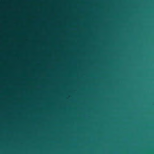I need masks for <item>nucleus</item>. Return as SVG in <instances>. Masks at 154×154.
Here are the masks:
<instances>
[{"mask_svg": "<svg viewBox=\"0 0 154 154\" xmlns=\"http://www.w3.org/2000/svg\"><path fill=\"white\" fill-rule=\"evenodd\" d=\"M135 153H136V152H135Z\"/></svg>", "mask_w": 154, "mask_h": 154, "instance_id": "obj_6", "label": "nucleus"}, {"mask_svg": "<svg viewBox=\"0 0 154 154\" xmlns=\"http://www.w3.org/2000/svg\"><path fill=\"white\" fill-rule=\"evenodd\" d=\"M135 134H136V133H135Z\"/></svg>", "mask_w": 154, "mask_h": 154, "instance_id": "obj_5", "label": "nucleus"}, {"mask_svg": "<svg viewBox=\"0 0 154 154\" xmlns=\"http://www.w3.org/2000/svg\"><path fill=\"white\" fill-rule=\"evenodd\" d=\"M135 109H136V107L135 108Z\"/></svg>", "mask_w": 154, "mask_h": 154, "instance_id": "obj_3", "label": "nucleus"}, {"mask_svg": "<svg viewBox=\"0 0 154 154\" xmlns=\"http://www.w3.org/2000/svg\"><path fill=\"white\" fill-rule=\"evenodd\" d=\"M135 72V73L136 72V71Z\"/></svg>", "mask_w": 154, "mask_h": 154, "instance_id": "obj_1", "label": "nucleus"}, {"mask_svg": "<svg viewBox=\"0 0 154 154\" xmlns=\"http://www.w3.org/2000/svg\"><path fill=\"white\" fill-rule=\"evenodd\" d=\"M135 82H136V81H135Z\"/></svg>", "mask_w": 154, "mask_h": 154, "instance_id": "obj_2", "label": "nucleus"}, {"mask_svg": "<svg viewBox=\"0 0 154 154\" xmlns=\"http://www.w3.org/2000/svg\"><path fill=\"white\" fill-rule=\"evenodd\" d=\"M135 122H136V121H135Z\"/></svg>", "mask_w": 154, "mask_h": 154, "instance_id": "obj_4", "label": "nucleus"}]
</instances>
